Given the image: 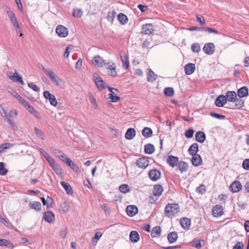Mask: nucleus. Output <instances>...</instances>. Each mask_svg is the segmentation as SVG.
Returning <instances> with one entry per match:
<instances>
[{"label":"nucleus","mask_w":249,"mask_h":249,"mask_svg":"<svg viewBox=\"0 0 249 249\" xmlns=\"http://www.w3.org/2000/svg\"><path fill=\"white\" fill-rule=\"evenodd\" d=\"M116 16V13L114 10L109 11L107 13V20L111 23H113L114 21V19Z\"/></svg>","instance_id":"79ce46f5"},{"label":"nucleus","mask_w":249,"mask_h":249,"mask_svg":"<svg viewBox=\"0 0 249 249\" xmlns=\"http://www.w3.org/2000/svg\"><path fill=\"white\" fill-rule=\"evenodd\" d=\"M204 30L209 33H213L214 34H216V35H218L219 34V32L218 31L215 29H213L212 28H210V27H206L205 28H204Z\"/></svg>","instance_id":"e2e57ef3"},{"label":"nucleus","mask_w":249,"mask_h":249,"mask_svg":"<svg viewBox=\"0 0 249 249\" xmlns=\"http://www.w3.org/2000/svg\"><path fill=\"white\" fill-rule=\"evenodd\" d=\"M142 135L145 137V138H148L152 135V129L149 127H145L142 130Z\"/></svg>","instance_id":"37998d69"},{"label":"nucleus","mask_w":249,"mask_h":249,"mask_svg":"<svg viewBox=\"0 0 249 249\" xmlns=\"http://www.w3.org/2000/svg\"><path fill=\"white\" fill-rule=\"evenodd\" d=\"M28 86L29 88L36 92H39L40 91V88L32 82L29 83L28 84Z\"/></svg>","instance_id":"052dcab7"},{"label":"nucleus","mask_w":249,"mask_h":249,"mask_svg":"<svg viewBox=\"0 0 249 249\" xmlns=\"http://www.w3.org/2000/svg\"><path fill=\"white\" fill-rule=\"evenodd\" d=\"M147 81L153 82L157 78L156 74L151 69H147Z\"/></svg>","instance_id":"473e14b6"},{"label":"nucleus","mask_w":249,"mask_h":249,"mask_svg":"<svg viewBox=\"0 0 249 249\" xmlns=\"http://www.w3.org/2000/svg\"><path fill=\"white\" fill-rule=\"evenodd\" d=\"M58 153L61 154L60 155H57V157L64 163L67 164L68 163V160H70L71 159L67 157V156L62 153L60 150L58 151Z\"/></svg>","instance_id":"a18cd8bd"},{"label":"nucleus","mask_w":249,"mask_h":249,"mask_svg":"<svg viewBox=\"0 0 249 249\" xmlns=\"http://www.w3.org/2000/svg\"><path fill=\"white\" fill-rule=\"evenodd\" d=\"M198 150V145L196 143L192 144L188 149V152L191 155L197 154Z\"/></svg>","instance_id":"c9c22d12"},{"label":"nucleus","mask_w":249,"mask_h":249,"mask_svg":"<svg viewBox=\"0 0 249 249\" xmlns=\"http://www.w3.org/2000/svg\"><path fill=\"white\" fill-rule=\"evenodd\" d=\"M44 72L47 75H48L49 78L53 81V82L56 85L57 87H60L62 88V85L64 86L63 84L62 81L60 79L59 77L56 75L55 73L49 69H45L44 70Z\"/></svg>","instance_id":"f03ea898"},{"label":"nucleus","mask_w":249,"mask_h":249,"mask_svg":"<svg viewBox=\"0 0 249 249\" xmlns=\"http://www.w3.org/2000/svg\"><path fill=\"white\" fill-rule=\"evenodd\" d=\"M43 219L50 223H53L55 220V215L52 211H47L44 214Z\"/></svg>","instance_id":"dca6fc26"},{"label":"nucleus","mask_w":249,"mask_h":249,"mask_svg":"<svg viewBox=\"0 0 249 249\" xmlns=\"http://www.w3.org/2000/svg\"><path fill=\"white\" fill-rule=\"evenodd\" d=\"M185 73L190 75L193 73L196 70V66L194 64H187L184 67Z\"/></svg>","instance_id":"cd10ccee"},{"label":"nucleus","mask_w":249,"mask_h":249,"mask_svg":"<svg viewBox=\"0 0 249 249\" xmlns=\"http://www.w3.org/2000/svg\"><path fill=\"white\" fill-rule=\"evenodd\" d=\"M60 208L62 212L66 213L69 211L70 206L67 202L64 201L61 203Z\"/></svg>","instance_id":"09e8293b"},{"label":"nucleus","mask_w":249,"mask_h":249,"mask_svg":"<svg viewBox=\"0 0 249 249\" xmlns=\"http://www.w3.org/2000/svg\"><path fill=\"white\" fill-rule=\"evenodd\" d=\"M117 19L121 24L124 25L128 21V18L124 14L119 13L117 16Z\"/></svg>","instance_id":"e433bc0d"},{"label":"nucleus","mask_w":249,"mask_h":249,"mask_svg":"<svg viewBox=\"0 0 249 249\" xmlns=\"http://www.w3.org/2000/svg\"><path fill=\"white\" fill-rule=\"evenodd\" d=\"M12 95L17 98L22 105H26L27 101L25 100L16 91H14L12 93Z\"/></svg>","instance_id":"de8ad7c7"},{"label":"nucleus","mask_w":249,"mask_h":249,"mask_svg":"<svg viewBox=\"0 0 249 249\" xmlns=\"http://www.w3.org/2000/svg\"><path fill=\"white\" fill-rule=\"evenodd\" d=\"M148 175L151 180L157 181L160 178V172L157 169H152L149 171Z\"/></svg>","instance_id":"4468645a"},{"label":"nucleus","mask_w":249,"mask_h":249,"mask_svg":"<svg viewBox=\"0 0 249 249\" xmlns=\"http://www.w3.org/2000/svg\"><path fill=\"white\" fill-rule=\"evenodd\" d=\"M129 238L132 242L136 243L139 240L140 236L137 231H133L130 233Z\"/></svg>","instance_id":"7c9ffc66"},{"label":"nucleus","mask_w":249,"mask_h":249,"mask_svg":"<svg viewBox=\"0 0 249 249\" xmlns=\"http://www.w3.org/2000/svg\"><path fill=\"white\" fill-rule=\"evenodd\" d=\"M223 208L220 205H216L212 209V214L214 217H219L223 215Z\"/></svg>","instance_id":"2eb2a0df"},{"label":"nucleus","mask_w":249,"mask_h":249,"mask_svg":"<svg viewBox=\"0 0 249 249\" xmlns=\"http://www.w3.org/2000/svg\"><path fill=\"white\" fill-rule=\"evenodd\" d=\"M163 189L161 185L158 184L154 186L153 193L155 196H160L163 192Z\"/></svg>","instance_id":"c85d7f7f"},{"label":"nucleus","mask_w":249,"mask_h":249,"mask_svg":"<svg viewBox=\"0 0 249 249\" xmlns=\"http://www.w3.org/2000/svg\"><path fill=\"white\" fill-rule=\"evenodd\" d=\"M9 17L10 19L11 22L13 23L15 28H19V24L17 19L15 15L12 12L9 13Z\"/></svg>","instance_id":"f704fd0d"},{"label":"nucleus","mask_w":249,"mask_h":249,"mask_svg":"<svg viewBox=\"0 0 249 249\" xmlns=\"http://www.w3.org/2000/svg\"><path fill=\"white\" fill-rule=\"evenodd\" d=\"M7 75L8 76L9 79L13 81V82H18L22 85H24V82H23L22 77L19 75L17 71H15V72L7 71Z\"/></svg>","instance_id":"39448f33"},{"label":"nucleus","mask_w":249,"mask_h":249,"mask_svg":"<svg viewBox=\"0 0 249 249\" xmlns=\"http://www.w3.org/2000/svg\"><path fill=\"white\" fill-rule=\"evenodd\" d=\"M180 211V207L177 203H169L165 207L164 213L167 217H172Z\"/></svg>","instance_id":"f257e3e1"},{"label":"nucleus","mask_w":249,"mask_h":249,"mask_svg":"<svg viewBox=\"0 0 249 249\" xmlns=\"http://www.w3.org/2000/svg\"><path fill=\"white\" fill-rule=\"evenodd\" d=\"M196 140L202 143L204 142L206 139V135L203 131H197L195 135Z\"/></svg>","instance_id":"bb28decb"},{"label":"nucleus","mask_w":249,"mask_h":249,"mask_svg":"<svg viewBox=\"0 0 249 249\" xmlns=\"http://www.w3.org/2000/svg\"><path fill=\"white\" fill-rule=\"evenodd\" d=\"M41 153L44 156V157L46 159L48 162L49 163L53 160L45 151L43 150H41Z\"/></svg>","instance_id":"680f3d73"},{"label":"nucleus","mask_w":249,"mask_h":249,"mask_svg":"<svg viewBox=\"0 0 249 249\" xmlns=\"http://www.w3.org/2000/svg\"><path fill=\"white\" fill-rule=\"evenodd\" d=\"M164 93L166 96H172L174 94V90L172 88H166L164 89Z\"/></svg>","instance_id":"603ef678"},{"label":"nucleus","mask_w":249,"mask_h":249,"mask_svg":"<svg viewBox=\"0 0 249 249\" xmlns=\"http://www.w3.org/2000/svg\"><path fill=\"white\" fill-rule=\"evenodd\" d=\"M73 16L75 18H81L83 15V12L80 9H74L72 13Z\"/></svg>","instance_id":"13d9d810"},{"label":"nucleus","mask_w":249,"mask_h":249,"mask_svg":"<svg viewBox=\"0 0 249 249\" xmlns=\"http://www.w3.org/2000/svg\"><path fill=\"white\" fill-rule=\"evenodd\" d=\"M196 21L201 25H203L205 24V21L204 17L202 16H196Z\"/></svg>","instance_id":"0e129e2a"},{"label":"nucleus","mask_w":249,"mask_h":249,"mask_svg":"<svg viewBox=\"0 0 249 249\" xmlns=\"http://www.w3.org/2000/svg\"><path fill=\"white\" fill-rule=\"evenodd\" d=\"M44 97L46 99L49 100L50 104L53 106H56L58 102L54 96L53 94L50 93V92L48 91H45L43 92Z\"/></svg>","instance_id":"ddd939ff"},{"label":"nucleus","mask_w":249,"mask_h":249,"mask_svg":"<svg viewBox=\"0 0 249 249\" xmlns=\"http://www.w3.org/2000/svg\"><path fill=\"white\" fill-rule=\"evenodd\" d=\"M191 50L194 53H199L200 51V46L197 43H194L191 46Z\"/></svg>","instance_id":"864d4df0"},{"label":"nucleus","mask_w":249,"mask_h":249,"mask_svg":"<svg viewBox=\"0 0 249 249\" xmlns=\"http://www.w3.org/2000/svg\"><path fill=\"white\" fill-rule=\"evenodd\" d=\"M192 162L193 165L198 166L202 164V160L201 156L199 154L192 155Z\"/></svg>","instance_id":"4be33fe9"},{"label":"nucleus","mask_w":249,"mask_h":249,"mask_svg":"<svg viewBox=\"0 0 249 249\" xmlns=\"http://www.w3.org/2000/svg\"><path fill=\"white\" fill-rule=\"evenodd\" d=\"M60 184L63 187L67 193L68 195H72L73 194V191L71 185L65 181L60 182Z\"/></svg>","instance_id":"72a5a7b5"},{"label":"nucleus","mask_w":249,"mask_h":249,"mask_svg":"<svg viewBox=\"0 0 249 249\" xmlns=\"http://www.w3.org/2000/svg\"><path fill=\"white\" fill-rule=\"evenodd\" d=\"M30 206L31 208L36 211H40L41 209V204L40 202L34 201L30 203Z\"/></svg>","instance_id":"c03bdc74"},{"label":"nucleus","mask_w":249,"mask_h":249,"mask_svg":"<svg viewBox=\"0 0 249 249\" xmlns=\"http://www.w3.org/2000/svg\"><path fill=\"white\" fill-rule=\"evenodd\" d=\"M89 97L91 104L95 108H97L98 107V105L96 102V100L94 96L91 93H90L89 95Z\"/></svg>","instance_id":"5fc2aeb1"},{"label":"nucleus","mask_w":249,"mask_h":249,"mask_svg":"<svg viewBox=\"0 0 249 249\" xmlns=\"http://www.w3.org/2000/svg\"><path fill=\"white\" fill-rule=\"evenodd\" d=\"M34 132L36 135L38 137L42 139H44V135L42 131L37 127H35Z\"/></svg>","instance_id":"4d7b16f0"},{"label":"nucleus","mask_w":249,"mask_h":249,"mask_svg":"<svg viewBox=\"0 0 249 249\" xmlns=\"http://www.w3.org/2000/svg\"><path fill=\"white\" fill-rule=\"evenodd\" d=\"M196 191L198 193L203 194L206 191V188L205 185L203 184H201L199 187H198L196 189Z\"/></svg>","instance_id":"69168bd1"},{"label":"nucleus","mask_w":249,"mask_h":249,"mask_svg":"<svg viewBox=\"0 0 249 249\" xmlns=\"http://www.w3.org/2000/svg\"><path fill=\"white\" fill-rule=\"evenodd\" d=\"M8 172V170L4 167V164L2 162H0V175L4 176Z\"/></svg>","instance_id":"6e6d98bb"},{"label":"nucleus","mask_w":249,"mask_h":249,"mask_svg":"<svg viewBox=\"0 0 249 249\" xmlns=\"http://www.w3.org/2000/svg\"><path fill=\"white\" fill-rule=\"evenodd\" d=\"M56 33L60 37H65L68 35V29L62 25H58L55 30Z\"/></svg>","instance_id":"6e6552de"},{"label":"nucleus","mask_w":249,"mask_h":249,"mask_svg":"<svg viewBox=\"0 0 249 249\" xmlns=\"http://www.w3.org/2000/svg\"><path fill=\"white\" fill-rule=\"evenodd\" d=\"M161 230L160 226H155L152 228L151 235L153 238L159 237L161 233Z\"/></svg>","instance_id":"c756f323"},{"label":"nucleus","mask_w":249,"mask_h":249,"mask_svg":"<svg viewBox=\"0 0 249 249\" xmlns=\"http://www.w3.org/2000/svg\"><path fill=\"white\" fill-rule=\"evenodd\" d=\"M14 144L13 143L9 142H6L2 144H1L0 145V153L2 152L4 149H8L11 147L14 146Z\"/></svg>","instance_id":"8fccbe9b"},{"label":"nucleus","mask_w":249,"mask_h":249,"mask_svg":"<svg viewBox=\"0 0 249 249\" xmlns=\"http://www.w3.org/2000/svg\"><path fill=\"white\" fill-rule=\"evenodd\" d=\"M242 166L244 169L249 170V159H246L243 161Z\"/></svg>","instance_id":"338daca9"},{"label":"nucleus","mask_w":249,"mask_h":249,"mask_svg":"<svg viewBox=\"0 0 249 249\" xmlns=\"http://www.w3.org/2000/svg\"><path fill=\"white\" fill-rule=\"evenodd\" d=\"M191 220L189 218L184 217L180 220V224L183 229L188 230L191 225Z\"/></svg>","instance_id":"b1692460"},{"label":"nucleus","mask_w":249,"mask_h":249,"mask_svg":"<svg viewBox=\"0 0 249 249\" xmlns=\"http://www.w3.org/2000/svg\"><path fill=\"white\" fill-rule=\"evenodd\" d=\"M177 165L178 168L181 173L187 171L188 169V165L186 162L183 161H180L178 162Z\"/></svg>","instance_id":"4c0bfd02"},{"label":"nucleus","mask_w":249,"mask_h":249,"mask_svg":"<svg viewBox=\"0 0 249 249\" xmlns=\"http://www.w3.org/2000/svg\"><path fill=\"white\" fill-rule=\"evenodd\" d=\"M108 89L110 91V93L107 95L108 99L109 102H118L120 100L121 98L117 96L119 93V90L117 89L108 87Z\"/></svg>","instance_id":"7ed1b4c3"},{"label":"nucleus","mask_w":249,"mask_h":249,"mask_svg":"<svg viewBox=\"0 0 249 249\" xmlns=\"http://www.w3.org/2000/svg\"><path fill=\"white\" fill-rule=\"evenodd\" d=\"M242 188V185L239 181L235 180L232 182L229 186L230 190L233 193L240 192Z\"/></svg>","instance_id":"9d476101"},{"label":"nucleus","mask_w":249,"mask_h":249,"mask_svg":"<svg viewBox=\"0 0 249 249\" xmlns=\"http://www.w3.org/2000/svg\"><path fill=\"white\" fill-rule=\"evenodd\" d=\"M205 244V241L204 240H198L194 241L193 242L192 246L197 249H200Z\"/></svg>","instance_id":"49530a36"},{"label":"nucleus","mask_w":249,"mask_h":249,"mask_svg":"<svg viewBox=\"0 0 249 249\" xmlns=\"http://www.w3.org/2000/svg\"><path fill=\"white\" fill-rule=\"evenodd\" d=\"M194 130L192 128L189 129L185 132V136L187 138H191L193 137Z\"/></svg>","instance_id":"bf43d9fd"},{"label":"nucleus","mask_w":249,"mask_h":249,"mask_svg":"<svg viewBox=\"0 0 249 249\" xmlns=\"http://www.w3.org/2000/svg\"><path fill=\"white\" fill-rule=\"evenodd\" d=\"M244 244L242 242H238L235 246L233 248V249H243Z\"/></svg>","instance_id":"774afa93"},{"label":"nucleus","mask_w":249,"mask_h":249,"mask_svg":"<svg viewBox=\"0 0 249 249\" xmlns=\"http://www.w3.org/2000/svg\"><path fill=\"white\" fill-rule=\"evenodd\" d=\"M135 135L136 132L135 129L132 128H130L127 130L125 133V137L126 139L130 140L135 137Z\"/></svg>","instance_id":"2f4dec72"},{"label":"nucleus","mask_w":249,"mask_h":249,"mask_svg":"<svg viewBox=\"0 0 249 249\" xmlns=\"http://www.w3.org/2000/svg\"><path fill=\"white\" fill-rule=\"evenodd\" d=\"M153 27L152 24H145L142 25V34L150 35L153 32Z\"/></svg>","instance_id":"412c9836"},{"label":"nucleus","mask_w":249,"mask_h":249,"mask_svg":"<svg viewBox=\"0 0 249 249\" xmlns=\"http://www.w3.org/2000/svg\"><path fill=\"white\" fill-rule=\"evenodd\" d=\"M248 93V88L246 86H243L238 89L237 94L239 98H241L247 96Z\"/></svg>","instance_id":"393cba45"},{"label":"nucleus","mask_w":249,"mask_h":249,"mask_svg":"<svg viewBox=\"0 0 249 249\" xmlns=\"http://www.w3.org/2000/svg\"><path fill=\"white\" fill-rule=\"evenodd\" d=\"M94 81L100 90L105 89L107 87V84L102 79V78L97 73H94L93 75Z\"/></svg>","instance_id":"423d86ee"},{"label":"nucleus","mask_w":249,"mask_h":249,"mask_svg":"<svg viewBox=\"0 0 249 249\" xmlns=\"http://www.w3.org/2000/svg\"><path fill=\"white\" fill-rule=\"evenodd\" d=\"M106 67L108 75L112 77H115L117 76V67L115 63L108 62L106 63Z\"/></svg>","instance_id":"20e7f679"},{"label":"nucleus","mask_w":249,"mask_h":249,"mask_svg":"<svg viewBox=\"0 0 249 249\" xmlns=\"http://www.w3.org/2000/svg\"><path fill=\"white\" fill-rule=\"evenodd\" d=\"M126 212L128 216L132 217L138 213V209L135 205H129L126 208Z\"/></svg>","instance_id":"a211bd4d"},{"label":"nucleus","mask_w":249,"mask_h":249,"mask_svg":"<svg viewBox=\"0 0 249 249\" xmlns=\"http://www.w3.org/2000/svg\"><path fill=\"white\" fill-rule=\"evenodd\" d=\"M166 162L170 166L174 167L177 166L178 163V158L170 155L167 158Z\"/></svg>","instance_id":"6ab92c4d"},{"label":"nucleus","mask_w":249,"mask_h":249,"mask_svg":"<svg viewBox=\"0 0 249 249\" xmlns=\"http://www.w3.org/2000/svg\"><path fill=\"white\" fill-rule=\"evenodd\" d=\"M237 94L235 91H228L226 94L227 101L231 102H234L237 98Z\"/></svg>","instance_id":"5701e85b"},{"label":"nucleus","mask_w":249,"mask_h":249,"mask_svg":"<svg viewBox=\"0 0 249 249\" xmlns=\"http://www.w3.org/2000/svg\"><path fill=\"white\" fill-rule=\"evenodd\" d=\"M120 56L122 62L123 67L126 69H128L129 67V62L128 56L124 51H121L120 53Z\"/></svg>","instance_id":"9b49d317"},{"label":"nucleus","mask_w":249,"mask_h":249,"mask_svg":"<svg viewBox=\"0 0 249 249\" xmlns=\"http://www.w3.org/2000/svg\"><path fill=\"white\" fill-rule=\"evenodd\" d=\"M233 109H240L244 106V101L241 99H236Z\"/></svg>","instance_id":"58836bf2"},{"label":"nucleus","mask_w":249,"mask_h":249,"mask_svg":"<svg viewBox=\"0 0 249 249\" xmlns=\"http://www.w3.org/2000/svg\"><path fill=\"white\" fill-rule=\"evenodd\" d=\"M203 52L208 55H212L215 52V46L213 43H206L203 48Z\"/></svg>","instance_id":"f8f14e48"},{"label":"nucleus","mask_w":249,"mask_h":249,"mask_svg":"<svg viewBox=\"0 0 249 249\" xmlns=\"http://www.w3.org/2000/svg\"><path fill=\"white\" fill-rule=\"evenodd\" d=\"M136 164L139 168L145 169L149 164V158L147 157H141L136 160Z\"/></svg>","instance_id":"0eeeda50"},{"label":"nucleus","mask_w":249,"mask_h":249,"mask_svg":"<svg viewBox=\"0 0 249 249\" xmlns=\"http://www.w3.org/2000/svg\"><path fill=\"white\" fill-rule=\"evenodd\" d=\"M49 164L51 167L53 169L56 174L58 175H62L63 171L60 166L54 160H53L49 162Z\"/></svg>","instance_id":"f3484780"},{"label":"nucleus","mask_w":249,"mask_h":249,"mask_svg":"<svg viewBox=\"0 0 249 249\" xmlns=\"http://www.w3.org/2000/svg\"><path fill=\"white\" fill-rule=\"evenodd\" d=\"M178 234L176 231H172L169 232L168 234L167 237L168 242L171 244L174 243L175 242H176V241L178 239Z\"/></svg>","instance_id":"a878e982"},{"label":"nucleus","mask_w":249,"mask_h":249,"mask_svg":"<svg viewBox=\"0 0 249 249\" xmlns=\"http://www.w3.org/2000/svg\"><path fill=\"white\" fill-rule=\"evenodd\" d=\"M119 190L121 192L123 193H127L129 192L130 191L129 187L127 184H122L119 187Z\"/></svg>","instance_id":"3c124183"},{"label":"nucleus","mask_w":249,"mask_h":249,"mask_svg":"<svg viewBox=\"0 0 249 249\" xmlns=\"http://www.w3.org/2000/svg\"><path fill=\"white\" fill-rule=\"evenodd\" d=\"M155 151V148L153 144L148 143L144 146V152L146 154H151Z\"/></svg>","instance_id":"ea45409f"},{"label":"nucleus","mask_w":249,"mask_h":249,"mask_svg":"<svg viewBox=\"0 0 249 249\" xmlns=\"http://www.w3.org/2000/svg\"><path fill=\"white\" fill-rule=\"evenodd\" d=\"M68 166H70L71 168L75 172L79 173L80 170L79 167L71 160H68V163L67 164Z\"/></svg>","instance_id":"a19ab883"},{"label":"nucleus","mask_w":249,"mask_h":249,"mask_svg":"<svg viewBox=\"0 0 249 249\" xmlns=\"http://www.w3.org/2000/svg\"><path fill=\"white\" fill-rule=\"evenodd\" d=\"M227 103L226 97L223 95L219 96L215 100V104L218 107H223Z\"/></svg>","instance_id":"aec40b11"},{"label":"nucleus","mask_w":249,"mask_h":249,"mask_svg":"<svg viewBox=\"0 0 249 249\" xmlns=\"http://www.w3.org/2000/svg\"><path fill=\"white\" fill-rule=\"evenodd\" d=\"M91 63L96 68L102 67L106 64L104 59L98 55L93 57Z\"/></svg>","instance_id":"1a4fd4ad"}]
</instances>
